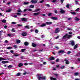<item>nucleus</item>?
Returning a JSON list of instances; mask_svg holds the SVG:
<instances>
[{"label":"nucleus","instance_id":"f257e3e1","mask_svg":"<svg viewBox=\"0 0 80 80\" xmlns=\"http://www.w3.org/2000/svg\"><path fill=\"white\" fill-rule=\"evenodd\" d=\"M38 79L39 80H43L46 79L45 77L43 76V75L42 74H38Z\"/></svg>","mask_w":80,"mask_h":80},{"label":"nucleus","instance_id":"f03ea898","mask_svg":"<svg viewBox=\"0 0 80 80\" xmlns=\"http://www.w3.org/2000/svg\"><path fill=\"white\" fill-rule=\"evenodd\" d=\"M72 35H69L68 34H66V35L63 37V39H65V38H70V37H72Z\"/></svg>","mask_w":80,"mask_h":80},{"label":"nucleus","instance_id":"7ed1b4c3","mask_svg":"<svg viewBox=\"0 0 80 80\" xmlns=\"http://www.w3.org/2000/svg\"><path fill=\"white\" fill-rule=\"evenodd\" d=\"M21 34L22 37H25V36L27 35V33L25 32H24L21 33Z\"/></svg>","mask_w":80,"mask_h":80},{"label":"nucleus","instance_id":"20e7f679","mask_svg":"<svg viewBox=\"0 0 80 80\" xmlns=\"http://www.w3.org/2000/svg\"><path fill=\"white\" fill-rule=\"evenodd\" d=\"M60 32V29L58 28H57L55 31V33H58Z\"/></svg>","mask_w":80,"mask_h":80},{"label":"nucleus","instance_id":"39448f33","mask_svg":"<svg viewBox=\"0 0 80 80\" xmlns=\"http://www.w3.org/2000/svg\"><path fill=\"white\" fill-rule=\"evenodd\" d=\"M37 0H32L31 2L32 3H37Z\"/></svg>","mask_w":80,"mask_h":80},{"label":"nucleus","instance_id":"423d86ee","mask_svg":"<svg viewBox=\"0 0 80 80\" xmlns=\"http://www.w3.org/2000/svg\"><path fill=\"white\" fill-rule=\"evenodd\" d=\"M70 45H71L72 46H73L75 45V42H74V41H71V43H69Z\"/></svg>","mask_w":80,"mask_h":80},{"label":"nucleus","instance_id":"0eeeda50","mask_svg":"<svg viewBox=\"0 0 80 80\" xmlns=\"http://www.w3.org/2000/svg\"><path fill=\"white\" fill-rule=\"evenodd\" d=\"M37 45L38 44H36L34 42H33L32 43V47H36Z\"/></svg>","mask_w":80,"mask_h":80},{"label":"nucleus","instance_id":"6e6552de","mask_svg":"<svg viewBox=\"0 0 80 80\" xmlns=\"http://www.w3.org/2000/svg\"><path fill=\"white\" fill-rule=\"evenodd\" d=\"M58 53H65V51L63 50H61L58 51Z\"/></svg>","mask_w":80,"mask_h":80},{"label":"nucleus","instance_id":"1a4fd4ad","mask_svg":"<svg viewBox=\"0 0 80 80\" xmlns=\"http://www.w3.org/2000/svg\"><path fill=\"white\" fill-rule=\"evenodd\" d=\"M40 12H36L33 13V15H35V16H37V15H39V14H40Z\"/></svg>","mask_w":80,"mask_h":80},{"label":"nucleus","instance_id":"9d476101","mask_svg":"<svg viewBox=\"0 0 80 80\" xmlns=\"http://www.w3.org/2000/svg\"><path fill=\"white\" fill-rule=\"evenodd\" d=\"M23 65V63H19L18 64V67L20 68L21 67H22Z\"/></svg>","mask_w":80,"mask_h":80},{"label":"nucleus","instance_id":"9b49d317","mask_svg":"<svg viewBox=\"0 0 80 80\" xmlns=\"http://www.w3.org/2000/svg\"><path fill=\"white\" fill-rule=\"evenodd\" d=\"M2 63H4V64H5V63H8V61H3L1 62Z\"/></svg>","mask_w":80,"mask_h":80},{"label":"nucleus","instance_id":"f8f14e48","mask_svg":"<svg viewBox=\"0 0 80 80\" xmlns=\"http://www.w3.org/2000/svg\"><path fill=\"white\" fill-rule=\"evenodd\" d=\"M60 12L61 13H65V11H64V10H62V9H60Z\"/></svg>","mask_w":80,"mask_h":80},{"label":"nucleus","instance_id":"ddd939ff","mask_svg":"<svg viewBox=\"0 0 80 80\" xmlns=\"http://www.w3.org/2000/svg\"><path fill=\"white\" fill-rule=\"evenodd\" d=\"M21 20L22 22H27V19L25 18H22Z\"/></svg>","mask_w":80,"mask_h":80},{"label":"nucleus","instance_id":"4468645a","mask_svg":"<svg viewBox=\"0 0 80 80\" xmlns=\"http://www.w3.org/2000/svg\"><path fill=\"white\" fill-rule=\"evenodd\" d=\"M24 45L25 46H28V45H29V43L27 42H24Z\"/></svg>","mask_w":80,"mask_h":80},{"label":"nucleus","instance_id":"2eb2a0df","mask_svg":"<svg viewBox=\"0 0 80 80\" xmlns=\"http://www.w3.org/2000/svg\"><path fill=\"white\" fill-rule=\"evenodd\" d=\"M45 26H46V24L45 23H43L41 26H39V27H45Z\"/></svg>","mask_w":80,"mask_h":80},{"label":"nucleus","instance_id":"dca6fc26","mask_svg":"<svg viewBox=\"0 0 80 80\" xmlns=\"http://www.w3.org/2000/svg\"><path fill=\"white\" fill-rule=\"evenodd\" d=\"M49 59L50 60H54L55 59V58L53 57H51Z\"/></svg>","mask_w":80,"mask_h":80},{"label":"nucleus","instance_id":"f3484780","mask_svg":"<svg viewBox=\"0 0 80 80\" xmlns=\"http://www.w3.org/2000/svg\"><path fill=\"white\" fill-rule=\"evenodd\" d=\"M51 19L54 20H55L57 19V18L56 17H52L51 18Z\"/></svg>","mask_w":80,"mask_h":80},{"label":"nucleus","instance_id":"a211bd4d","mask_svg":"<svg viewBox=\"0 0 80 80\" xmlns=\"http://www.w3.org/2000/svg\"><path fill=\"white\" fill-rule=\"evenodd\" d=\"M40 10H40V9H38L34 11L33 12H37L38 11H40Z\"/></svg>","mask_w":80,"mask_h":80},{"label":"nucleus","instance_id":"6ab92c4d","mask_svg":"<svg viewBox=\"0 0 80 80\" xmlns=\"http://www.w3.org/2000/svg\"><path fill=\"white\" fill-rule=\"evenodd\" d=\"M21 42V41L19 40V39H17L16 40V42L17 43H20Z\"/></svg>","mask_w":80,"mask_h":80},{"label":"nucleus","instance_id":"aec40b11","mask_svg":"<svg viewBox=\"0 0 80 80\" xmlns=\"http://www.w3.org/2000/svg\"><path fill=\"white\" fill-rule=\"evenodd\" d=\"M1 21L2 22H3V23H6V22H7V20L5 19L1 20Z\"/></svg>","mask_w":80,"mask_h":80},{"label":"nucleus","instance_id":"412c9836","mask_svg":"<svg viewBox=\"0 0 80 80\" xmlns=\"http://www.w3.org/2000/svg\"><path fill=\"white\" fill-rule=\"evenodd\" d=\"M11 10H12V9H11L9 8L8 9V10L6 11V12H11Z\"/></svg>","mask_w":80,"mask_h":80},{"label":"nucleus","instance_id":"4be33fe9","mask_svg":"<svg viewBox=\"0 0 80 80\" xmlns=\"http://www.w3.org/2000/svg\"><path fill=\"white\" fill-rule=\"evenodd\" d=\"M20 54H18L17 53H16V54H15L14 55V56L15 57H18V56H19L20 55Z\"/></svg>","mask_w":80,"mask_h":80},{"label":"nucleus","instance_id":"5701e85b","mask_svg":"<svg viewBox=\"0 0 80 80\" xmlns=\"http://www.w3.org/2000/svg\"><path fill=\"white\" fill-rule=\"evenodd\" d=\"M46 23L47 24V25H50V24H52V22H46Z\"/></svg>","mask_w":80,"mask_h":80},{"label":"nucleus","instance_id":"b1692460","mask_svg":"<svg viewBox=\"0 0 80 80\" xmlns=\"http://www.w3.org/2000/svg\"><path fill=\"white\" fill-rule=\"evenodd\" d=\"M28 3H29V2H24L23 3V4L24 5H28Z\"/></svg>","mask_w":80,"mask_h":80},{"label":"nucleus","instance_id":"393cba45","mask_svg":"<svg viewBox=\"0 0 80 80\" xmlns=\"http://www.w3.org/2000/svg\"><path fill=\"white\" fill-rule=\"evenodd\" d=\"M78 46V45L76 44L74 47V49H77V46Z\"/></svg>","mask_w":80,"mask_h":80},{"label":"nucleus","instance_id":"a878e982","mask_svg":"<svg viewBox=\"0 0 80 80\" xmlns=\"http://www.w3.org/2000/svg\"><path fill=\"white\" fill-rule=\"evenodd\" d=\"M13 47H14V48H15V49H17V48H18V46H17L16 45L13 46Z\"/></svg>","mask_w":80,"mask_h":80},{"label":"nucleus","instance_id":"bb28decb","mask_svg":"<svg viewBox=\"0 0 80 80\" xmlns=\"http://www.w3.org/2000/svg\"><path fill=\"white\" fill-rule=\"evenodd\" d=\"M50 80H57V79L55 78H53V77H51L50 78Z\"/></svg>","mask_w":80,"mask_h":80},{"label":"nucleus","instance_id":"cd10ccee","mask_svg":"<svg viewBox=\"0 0 80 80\" xmlns=\"http://www.w3.org/2000/svg\"><path fill=\"white\" fill-rule=\"evenodd\" d=\"M25 27V28H28V29H30V28L29 27V25H27Z\"/></svg>","mask_w":80,"mask_h":80},{"label":"nucleus","instance_id":"c85d7f7f","mask_svg":"<svg viewBox=\"0 0 80 80\" xmlns=\"http://www.w3.org/2000/svg\"><path fill=\"white\" fill-rule=\"evenodd\" d=\"M60 68L61 69H64V68H65V66H63L61 67Z\"/></svg>","mask_w":80,"mask_h":80},{"label":"nucleus","instance_id":"c756f323","mask_svg":"<svg viewBox=\"0 0 80 80\" xmlns=\"http://www.w3.org/2000/svg\"><path fill=\"white\" fill-rule=\"evenodd\" d=\"M8 68H12V66L11 65H9V66L8 67Z\"/></svg>","mask_w":80,"mask_h":80},{"label":"nucleus","instance_id":"7c9ffc66","mask_svg":"<svg viewBox=\"0 0 80 80\" xmlns=\"http://www.w3.org/2000/svg\"><path fill=\"white\" fill-rule=\"evenodd\" d=\"M7 60V59H5L2 57L0 58V60Z\"/></svg>","mask_w":80,"mask_h":80},{"label":"nucleus","instance_id":"2f4dec72","mask_svg":"<svg viewBox=\"0 0 80 80\" xmlns=\"http://www.w3.org/2000/svg\"><path fill=\"white\" fill-rule=\"evenodd\" d=\"M75 1L76 4H79V3L78 2L77 0H75Z\"/></svg>","mask_w":80,"mask_h":80},{"label":"nucleus","instance_id":"473e14b6","mask_svg":"<svg viewBox=\"0 0 80 80\" xmlns=\"http://www.w3.org/2000/svg\"><path fill=\"white\" fill-rule=\"evenodd\" d=\"M34 5H31L30 6V7L31 8H34Z\"/></svg>","mask_w":80,"mask_h":80},{"label":"nucleus","instance_id":"72a5a7b5","mask_svg":"<svg viewBox=\"0 0 80 80\" xmlns=\"http://www.w3.org/2000/svg\"><path fill=\"white\" fill-rule=\"evenodd\" d=\"M21 75V73L19 72L17 73V75H16V76H20Z\"/></svg>","mask_w":80,"mask_h":80},{"label":"nucleus","instance_id":"f704fd0d","mask_svg":"<svg viewBox=\"0 0 80 80\" xmlns=\"http://www.w3.org/2000/svg\"><path fill=\"white\" fill-rule=\"evenodd\" d=\"M35 33H38V30L36 29L35 30Z\"/></svg>","mask_w":80,"mask_h":80},{"label":"nucleus","instance_id":"c9c22d12","mask_svg":"<svg viewBox=\"0 0 80 80\" xmlns=\"http://www.w3.org/2000/svg\"><path fill=\"white\" fill-rule=\"evenodd\" d=\"M7 49H12V47H7Z\"/></svg>","mask_w":80,"mask_h":80},{"label":"nucleus","instance_id":"e433bc0d","mask_svg":"<svg viewBox=\"0 0 80 80\" xmlns=\"http://www.w3.org/2000/svg\"><path fill=\"white\" fill-rule=\"evenodd\" d=\"M75 20L76 21H79V20H80V19H78V18L76 17Z\"/></svg>","mask_w":80,"mask_h":80},{"label":"nucleus","instance_id":"4c0bfd02","mask_svg":"<svg viewBox=\"0 0 80 80\" xmlns=\"http://www.w3.org/2000/svg\"><path fill=\"white\" fill-rule=\"evenodd\" d=\"M16 14L17 15H21V13H18V12L16 13Z\"/></svg>","mask_w":80,"mask_h":80},{"label":"nucleus","instance_id":"58836bf2","mask_svg":"<svg viewBox=\"0 0 80 80\" xmlns=\"http://www.w3.org/2000/svg\"><path fill=\"white\" fill-rule=\"evenodd\" d=\"M12 32H15V30L14 29V28H12Z\"/></svg>","mask_w":80,"mask_h":80},{"label":"nucleus","instance_id":"ea45409f","mask_svg":"<svg viewBox=\"0 0 80 80\" xmlns=\"http://www.w3.org/2000/svg\"><path fill=\"white\" fill-rule=\"evenodd\" d=\"M26 49H22V52H24L25 50H26Z\"/></svg>","mask_w":80,"mask_h":80},{"label":"nucleus","instance_id":"a19ab883","mask_svg":"<svg viewBox=\"0 0 80 80\" xmlns=\"http://www.w3.org/2000/svg\"><path fill=\"white\" fill-rule=\"evenodd\" d=\"M71 13L73 15H75V14H76V13L75 12H71Z\"/></svg>","mask_w":80,"mask_h":80},{"label":"nucleus","instance_id":"79ce46f5","mask_svg":"<svg viewBox=\"0 0 80 80\" xmlns=\"http://www.w3.org/2000/svg\"><path fill=\"white\" fill-rule=\"evenodd\" d=\"M35 38H36V40H40V38H37V37H35Z\"/></svg>","mask_w":80,"mask_h":80},{"label":"nucleus","instance_id":"37998d69","mask_svg":"<svg viewBox=\"0 0 80 80\" xmlns=\"http://www.w3.org/2000/svg\"><path fill=\"white\" fill-rule=\"evenodd\" d=\"M72 53V52H71V51H68L67 54H70V53Z\"/></svg>","mask_w":80,"mask_h":80},{"label":"nucleus","instance_id":"c03bdc74","mask_svg":"<svg viewBox=\"0 0 80 80\" xmlns=\"http://www.w3.org/2000/svg\"><path fill=\"white\" fill-rule=\"evenodd\" d=\"M52 13H49L48 14V16H51V15H52Z\"/></svg>","mask_w":80,"mask_h":80},{"label":"nucleus","instance_id":"a18cd8bd","mask_svg":"<svg viewBox=\"0 0 80 80\" xmlns=\"http://www.w3.org/2000/svg\"><path fill=\"white\" fill-rule=\"evenodd\" d=\"M16 23L17 22H12V24H13V25H15V24H16Z\"/></svg>","mask_w":80,"mask_h":80},{"label":"nucleus","instance_id":"49530a36","mask_svg":"<svg viewBox=\"0 0 80 80\" xmlns=\"http://www.w3.org/2000/svg\"><path fill=\"white\" fill-rule=\"evenodd\" d=\"M75 75L76 76H77V75H78V72H76V73H75Z\"/></svg>","mask_w":80,"mask_h":80},{"label":"nucleus","instance_id":"de8ad7c7","mask_svg":"<svg viewBox=\"0 0 80 80\" xmlns=\"http://www.w3.org/2000/svg\"><path fill=\"white\" fill-rule=\"evenodd\" d=\"M7 36H8V37H11L12 36H11V34H8V35H7Z\"/></svg>","mask_w":80,"mask_h":80},{"label":"nucleus","instance_id":"09e8293b","mask_svg":"<svg viewBox=\"0 0 80 80\" xmlns=\"http://www.w3.org/2000/svg\"><path fill=\"white\" fill-rule=\"evenodd\" d=\"M79 10H80V8H77V9L76 10V11L77 12H78V11H79Z\"/></svg>","mask_w":80,"mask_h":80},{"label":"nucleus","instance_id":"8fccbe9b","mask_svg":"<svg viewBox=\"0 0 80 80\" xmlns=\"http://www.w3.org/2000/svg\"><path fill=\"white\" fill-rule=\"evenodd\" d=\"M66 63L67 65H68V64H69V62H68V61H66Z\"/></svg>","mask_w":80,"mask_h":80},{"label":"nucleus","instance_id":"3c124183","mask_svg":"<svg viewBox=\"0 0 80 80\" xmlns=\"http://www.w3.org/2000/svg\"><path fill=\"white\" fill-rule=\"evenodd\" d=\"M18 12H22L21 11V10L20 9H19L18 10Z\"/></svg>","mask_w":80,"mask_h":80},{"label":"nucleus","instance_id":"603ef678","mask_svg":"<svg viewBox=\"0 0 80 80\" xmlns=\"http://www.w3.org/2000/svg\"><path fill=\"white\" fill-rule=\"evenodd\" d=\"M56 62H59V59L58 58H57L56 60Z\"/></svg>","mask_w":80,"mask_h":80},{"label":"nucleus","instance_id":"864d4df0","mask_svg":"<svg viewBox=\"0 0 80 80\" xmlns=\"http://www.w3.org/2000/svg\"><path fill=\"white\" fill-rule=\"evenodd\" d=\"M66 7H67L68 8H69V4H67L66 5Z\"/></svg>","mask_w":80,"mask_h":80},{"label":"nucleus","instance_id":"5fc2aeb1","mask_svg":"<svg viewBox=\"0 0 80 80\" xmlns=\"http://www.w3.org/2000/svg\"><path fill=\"white\" fill-rule=\"evenodd\" d=\"M46 6H47V7H50V5L47 4H46Z\"/></svg>","mask_w":80,"mask_h":80},{"label":"nucleus","instance_id":"6e6d98bb","mask_svg":"<svg viewBox=\"0 0 80 80\" xmlns=\"http://www.w3.org/2000/svg\"><path fill=\"white\" fill-rule=\"evenodd\" d=\"M27 73V72H25L23 73V75H26Z\"/></svg>","mask_w":80,"mask_h":80},{"label":"nucleus","instance_id":"4d7b16f0","mask_svg":"<svg viewBox=\"0 0 80 80\" xmlns=\"http://www.w3.org/2000/svg\"><path fill=\"white\" fill-rule=\"evenodd\" d=\"M13 17H14V18H17V16L16 15H14L13 16Z\"/></svg>","mask_w":80,"mask_h":80},{"label":"nucleus","instance_id":"13d9d810","mask_svg":"<svg viewBox=\"0 0 80 80\" xmlns=\"http://www.w3.org/2000/svg\"><path fill=\"white\" fill-rule=\"evenodd\" d=\"M80 55V52H78V53L77 54V56H79V55Z\"/></svg>","mask_w":80,"mask_h":80},{"label":"nucleus","instance_id":"bf43d9fd","mask_svg":"<svg viewBox=\"0 0 80 80\" xmlns=\"http://www.w3.org/2000/svg\"><path fill=\"white\" fill-rule=\"evenodd\" d=\"M0 16H2V17H3L4 15H3V14H2V13H0Z\"/></svg>","mask_w":80,"mask_h":80},{"label":"nucleus","instance_id":"052dcab7","mask_svg":"<svg viewBox=\"0 0 80 80\" xmlns=\"http://www.w3.org/2000/svg\"><path fill=\"white\" fill-rule=\"evenodd\" d=\"M28 63H24V65H26H26H28Z\"/></svg>","mask_w":80,"mask_h":80},{"label":"nucleus","instance_id":"680f3d73","mask_svg":"<svg viewBox=\"0 0 80 80\" xmlns=\"http://www.w3.org/2000/svg\"><path fill=\"white\" fill-rule=\"evenodd\" d=\"M54 12H55V13H57V11L56 10H55Z\"/></svg>","mask_w":80,"mask_h":80},{"label":"nucleus","instance_id":"e2e57ef3","mask_svg":"<svg viewBox=\"0 0 80 80\" xmlns=\"http://www.w3.org/2000/svg\"><path fill=\"white\" fill-rule=\"evenodd\" d=\"M55 2H56V0H54L52 1V3H55Z\"/></svg>","mask_w":80,"mask_h":80},{"label":"nucleus","instance_id":"0e129e2a","mask_svg":"<svg viewBox=\"0 0 80 80\" xmlns=\"http://www.w3.org/2000/svg\"><path fill=\"white\" fill-rule=\"evenodd\" d=\"M41 37H42V38H43L44 37H45V35H42Z\"/></svg>","mask_w":80,"mask_h":80},{"label":"nucleus","instance_id":"69168bd1","mask_svg":"<svg viewBox=\"0 0 80 80\" xmlns=\"http://www.w3.org/2000/svg\"><path fill=\"white\" fill-rule=\"evenodd\" d=\"M69 34L70 35H72V32H69Z\"/></svg>","mask_w":80,"mask_h":80},{"label":"nucleus","instance_id":"338daca9","mask_svg":"<svg viewBox=\"0 0 80 80\" xmlns=\"http://www.w3.org/2000/svg\"><path fill=\"white\" fill-rule=\"evenodd\" d=\"M44 2V1L43 0H42L40 1V3H43Z\"/></svg>","mask_w":80,"mask_h":80},{"label":"nucleus","instance_id":"774afa93","mask_svg":"<svg viewBox=\"0 0 80 80\" xmlns=\"http://www.w3.org/2000/svg\"><path fill=\"white\" fill-rule=\"evenodd\" d=\"M78 38V39H80V36H78L77 37Z\"/></svg>","mask_w":80,"mask_h":80}]
</instances>
